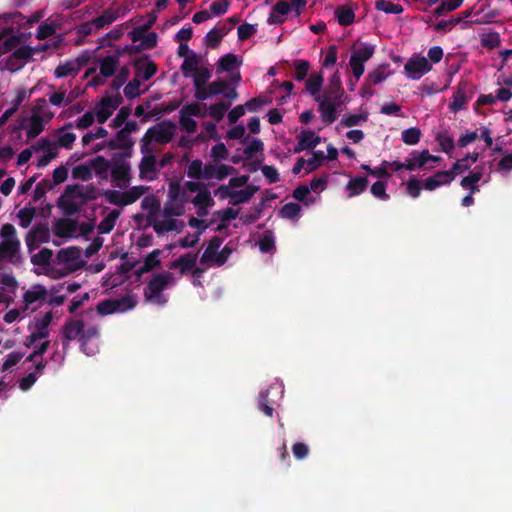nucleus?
Wrapping results in <instances>:
<instances>
[{
	"label": "nucleus",
	"mask_w": 512,
	"mask_h": 512,
	"mask_svg": "<svg viewBox=\"0 0 512 512\" xmlns=\"http://www.w3.org/2000/svg\"><path fill=\"white\" fill-rule=\"evenodd\" d=\"M341 81L338 73H334L329 79V83L322 96H316L315 100L319 103L322 120L326 123H333L336 119V110L342 105Z\"/></svg>",
	"instance_id": "f257e3e1"
},
{
	"label": "nucleus",
	"mask_w": 512,
	"mask_h": 512,
	"mask_svg": "<svg viewBox=\"0 0 512 512\" xmlns=\"http://www.w3.org/2000/svg\"><path fill=\"white\" fill-rule=\"evenodd\" d=\"M236 169L233 166L219 162H209L203 164L201 160H193L187 167V175L197 180H223L228 176L234 175Z\"/></svg>",
	"instance_id": "f03ea898"
},
{
	"label": "nucleus",
	"mask_w": 512,
	"mask_h": 512,
	"mask_svg": "<svg viewBox=\"0 0 512 512\" xmlns=\"http://www.w3.org/2000/svg\"><path fill=\"white\" fill-rule=\"evenodd\" d=\"M176 125L171 121H162L150 127L140 140V152H156L155 145H166L176 134Z\"/></svg>",
	"instance_id": "7ed1b4c3"
},
{
	"label": "nucleus",
	"mask_w": 512,
	"mask_h": 512,
	"mask_svg": "<svg viewBox=\"0 0 512 512\" xmlns=\"http://www.w3.org/2000/svg\"><path fill=\"white\" fill-rule=\"evenodd\" d=\"M149 190L148 186H133L126 191L105 190L103 196L105 200L116 206H128L135 203Z\"/></svg>",
	"instance_id": "20e7f679"
},
{
	"label": "nucleus",
	"mask_w": 512,
	"mask_h": 512,
	"mask_svg": "<svg viewBox=\"0 0 512 512\" xmlns=\"http://www.w3.org/2000/svg\"><path fill=\"white\" fill-rule=\"evenodd\" d=\"M58 207L64 212L65 215L71 216L80 212L82 206L85 205L80 185H67L64 193L58 199Z\"/></svg>",
	"instance_id": "39448f33"
},
{
	"label": "nucleus",
	"mask_w": 512,
	"mask_h": 512,
	"mask_svg": "<svg viewBox=\"0 0 512 512\" xmlns=\"http://www.w3.org/2000/svg\"><path fill=\"white\" fill-rule=\"evenodd\" d=\"M174 282V276L170 272L153 274L145 288L144 296L148 301H154L158 304L165 302L162 291Z\"/></svg>",
	"instance_id": "423d86ee"
},
{
	"label": "nucleus",
	"mask_w": 512,
	"mask_h": 512,
	"mask_svg": "<svg viewBox=\"0 0 512 512\" xmlns=\"http://www.w3.org/2000/svg\"><path fill=\"white\" fill-rule=\"evenodd\" d=\"M53 260V251L49 248H42L31 256V263L40 268V270H35L38 275L45 274L52 279L64 277V273L58 270V266L54 264Z\"/></svg>",
	"instance_id": "0eeeda50"
},
{
	"label": "nucleus",
	"mask_w": 512,
	"mask_h": 512,
	"mask_svg": "<svg viewBox=\"0 0 512 512\" xmlns=\"http://www.w3.org/2000/svg\"><path fill=\"white\" fill-rule=\"evenodd\" d=\"M81 256V251L76 247L61 249L57 252L53 262L64 276L75 270V263Z\"/></svg>",
	"instance_id": "6e6552de"
},
{
	"label": "nucleus",
	"mask_w": 512,
	"mask_h": 512,
	"mask_svg": "<svg viewBox=\"0 0 512 512\" xmlns=\"http://www.w3.org/2000/svg\"><path fill=\"white\" fill-rule=\"evenodd\" d=\"M143 157L141 158L138 170L139 178L141 180L154 181L159 176V164L158 159L154 152H141Z\"/></svg>",
	"instance_id": "1a4fd4ad"
},
{
	"label": "nucleus",
	"mask_w": 512,
	"mask_h": 512,
	"mask_svg": "<svg viewBox=\"0 0 512 512\" xmlns=\"http://www.w3.org/2000/svg\"><path fill=\"white\" fill-rule=\"evenodd\" d=\"M150 226L153 227L157 234H163L170 231H181L185 223L181 220H177L173 216L165 217L163 210L160 209Z\"/></svg>",
	"instance_id": "9d476101"
},
{
	"label": "nucleus",
	"mask_w": 512,
	"mask_h": 512,
	"mask_svg": "<svg viewBox=\"0 0 512 512\" xmlns=\"http://www.w3.org/2000/svg\"><path fill=\"white\" fill-rule=\"evenodd\" d=\"M50 240V229L45 223L36 224L26 235L25 242L29 252L37 249L41 243Z\"/></svg>",
	"instance_id": "9b49d317"
},
{
	"label": "nucleus",
	"mask_w": 512,
	"mask_h": 512,
	"mask_svg": "<svg viewBox=\"0 0 512 512\" xmlns=\"http://www.w3.org/2000/svg\"><path fill=\"white\" fill-rule=\"evenodd\" d=\"M121 103L122 97L120 94L102 98L101 102L95 107L97 121L99 123H104Z\"/></svg>",
	"instance_id": "f8f14e48"
},
{
	"label": "nucleus",
	"mask_w": 512,
	"mask_h": 512,
	"mask_svg": "<svg viewBox=\"0 0 512 512\" xmlns=\"http://www.w3.org/2000/svg\"><path fill=\"white\" fill-rule=\"evenodd\" d=\"M131 166L125 161L115 163L111 168V179L119 189H126L131 182Z\"/></svg>",
	"instance_id": "ddd939ff"
},
{
	"label": "nucleus",
	"mask_w": 512,
	"mask_h": 512,
	"mask_svg": "<svg viewBox=\"0 0 512 512\" xmlns=\"http://www.w3.org/2000/svg\"><path fill=\"white\" fill-rule=\"evenodd\" d=\"M48 297V290L43 285H33L23 295L24 310H28L31 308L34 311L36 308L32 307V305L34 303L42 304L47 301Z\"/></svg>",
	"instance_id": "4468645a"
},
{
	"label": "nucleus",
	"mask_w": 512,
	"mask_h": 512,
	"mask_svg": "<svg viewBox=\"0 0 512 512\" xmlns=\"http://www.w3.org/2000/svg\"><path fill=\"white\" fill-rule=\"evenodd\" d=\"M179 191V185L177 183H171L169 186L170 201L165 203L163 207V213L165 217L173 216L178 217L184 214V204L176 200L177 193Z\"/></svg>",
	"instance_id": "2eb2a0df"
},
{
	"label": "nucleus",
	"mask_w": 512,
	"mask_h": 512,
	"mask_svg": "<svg viewBox=\"0 0 512 512\" xmlns=\"http://www.w3.org/2000/svg\"><path fill=\"white\" fill-rule=\"evenodd\" d=\"M78 229V222L71 218H59L53 222L52 231L59 238H69Z\"/></svg>",
	"instance_id": "dca6fc26"
},
{
	"label": "nucleus",
	"mask_w": 512,
	"mask_h": 512,
	"mask_svg": "<svg viewBox=\"0 0 512 512\" xmlns=\"http://www.w3.org/2000/svg\"><path fill=\"white\" fill-rule=\"evenodd\" d=\"M135 77L140 81L149 80L157 71V66L148 58H138L134 61Z\"/></svg>",
	"instance_id": "f3484780"
},
{
	"label": "nucleus",
	"mask_w": 512,
	"mask_h": 512,
	"mask_svg": "<svg viewBox=\"0 0 512 512\" xmlns=\"http://www.w3.org/2000/svg\"><path fill=\"white\" fill-rule=\"evenodd\" d=\"M26 124L23 127L26 129L27 141L36 138L40 135L44 130L45 123H48L49 120H45L36 114H31V116L25 119Z\"/></svg>",
	"instance_id": "a211bd4d"
},
{
	"label": "nucleus",
	"mask_w": 512,
	"mask_h": 512,
	"mask_svg": "<svg viewBox=\"0 0 512 512\" xmlns=\"http://www.w3.org/2000/svg\"><path fill=\"white\" fill-rule=\"evenodd\" d=\"M20 241L0 242V261L7 260L11 263L19 261Z\"/></svg>",
	"instance_id": "6ab92c4d"
},
{
	"label": "nucleus",
	"mask_w": 512,
	"mask_h": 512,
	"mask_svg": "<svg viewBox=\"0 0 512 512\" xmlns=\"http://www.w3.org/2000/svg\"><path fill=\"white\" fill-rule=\"evenodd\" d=\"M47 337L44 332H36L33 331L25 341V346L28 349H32L33 352H45L50 344V341L47 340Z\"/></svg>",
	"instance_id": "aec40b11"
},
{
	"label": "nucleus",
	"mask_w": 512,
	"mask_h": 512,
	"mask_svg": "<svg viewBox=\"0 0 512 512\" xmlns=\"http://www.w3.org/2000/svg\"><path fill=\"white\" fill-rule=\"evenodd\" d=\"M141 207L147 211L146 220L148 225H150L160 211L161 203L155 195H147L141 201Z\"/></svg>",
	"instance_id": "412c9836"
},
{
	"label": "nucleus",
	"mask_w": 512,
	"mask_h": 512,
	"mask_svg": "<svg viewBox=\"0 0 512 512\" xmlns=\"http://www.w3.org/2000/svg\"><path fill=\"white\" fill-rule=\"evenodd\" d=\"M431 65L425 57L411 58L405 64V70L412 76L416 77L422 73L428 72Z\"/></svg>",
	"instance_id": "4be33fe9"
},
{
	"label": "nucleus",
	"mask_w": 512,
	"mask_h": 512,
	"mask_svg": "<svg viewBox=\"0 0 512 512\" xmlns=\"http://www.w3.org/2000/svg\"><path fill=\"white\" fill-rule=\"evenodd\" d=\"M99 62L100 75L102 77H111L114 75L119 66L120 57L118 54L111 55L101 59Z\"/></svg>",
	"instance_id": "5701e85b"
},
{
	"label": "nucleus",
	"mask_w": 512,
	"mask_h": 512,
	"mask_svg": "<svg viewBox=\"0 0 512 512\" xmlns=\"http://www.w3.org/2000/svg\"><path fill=\"white\" fill-rule=\"evenodd\" d=\"M45 367V364H43L42 361H38L35 366V370L33 372H30L25 377H22L19 379L18 384L19 388L22 391H28L36 382L38 375H40Z\"/></svg>",
	"instance_id": "b1692460"
},
{
	"label": "nucleus",
	"mask_w": 512,
	"mask_h": 512,
	"mask_svg": "<svg viewBox=\"0 0 512 512\" xmlns=\"http://www.w3.org/2000/svg\"><path fill=\"white\" fill-rule=\"evenodd\" d=\"M34 50L30 47L23 46L18 48L8 59V64L12 69L19 68L22 63H17L18 60L25 62L31 58Z\"/></svg>",
	"instance_id": "393cba45"
},
{
	"label": "nucleus",
	"mask_w": 512,
	"mask_h": 512,
	"mask_svg": "<svg viewBox=\"0 0 512 512\" xmlns=\"http://www.w3.org/2000/svg\"><path fill=\"white\" fill-rule=\"evenodd\" d=\"M452 179V172L439 171L434 176L425 180L424 187L428 190H433L442 184L449 183Z\"/></svg>",
	"instance_id": "a878e982"
},
{
	"label": "nucleus",
	"mask_w": 512,
	"mask_h": 512,
	"mask_svg": "<svg viewBox=\"0 0 512 512\" xmlns=\"http://www.w3.org/2000/svg\"><path fill=\"white\" fill-rule=\"evenodd\" d=\"M429 160L438 161L439 157L430 155L428 150H423L418 157L408 159L405 163V169L414 170L423 167Z\"/></svg>",
	"instance_id": "bb28decb"
},
{
	"label": "nucleus",
	"mask_w": 512,
	"mask_h": 512,
	"mask_svg": "<svg viewBox=\"0 0 512 512\" xmlns=\"http://www.w3.org/2000/svg\"><path fill=\"white\" fill-rule=\"evenodd\" d=\"M197 254H185L181 256L179 259L173 261L170 265V268H179L180 273L184 274L191 270L196 264Z\"/></svg>",
	"instance_id": "cd10ccee"
},
{
	"label": "nucleus",
	"mask_w": 512,
	"mask_h": 512,
	"mask_svg": "<svg viewBox=\"0 0 512 512\" xmlns=\"http://www.w3.org/2000/svg\"><path fill=\"white\" fill-rule=\"evenodd\" d=\"M201 62V56L191 52L190 55L184 59L181 65V71L185 76H188L190 73L194 74L201 67Z\"/></svg>",
	"instance_id": "c85d7f7f"
},
{
	"label": "nucleus",
	"mask_w": 512,
	"mask_h": 512,
	"mask_svg": "<svg viewBox=\"0 0 512 512\" xmlns=\"http://www.w3.org/2000/svg\"><path fill=\"white\" fill-rule=\"evenodd\" d=\"M117 17V12L113 10H106L101 16L93 19L91 22L85 23V27H95L96 29H100L105 25L112 23L117 19Z\"/></svg>",
	"instance_id": "c756f323"
},
{
	"label": "nucleus",
	"mask_w": 512,
	"mask_h": 512,
	"mask_svg": "<svg viewBox=\"0 0 512 512\" xmlns=\"http://www.w3.org/2000/svg\"><path fill=\"white\" fill-rule=\"evenodd\" d=\"M221 243V238L213 237L201 257V263H213L215 257L218 254V249L221 246Z\"/></svg>",
	"instance_id": "7c9ffc66"
},
{
	"label": "nucleus",
	"mask_w": 512,
	"mask_h": 512,
	"mask_svg": "<svg viewBox=\"0 0 512 512\" xmlns=\"http://www.w3.org/2000/svg\"><path fill=\"white\" fill-rule=\"evenodd\" d=\"M120 210H112L97 226L98 232L101 234L109 233L115 226V222L120 216Z\"/></svg>",
	"instance_id": "2f4dec72"
},
{
	"label": "nucleus",
	"mask_w": 512,
	"mask_h": 512,
	"mask_svg": "<svg viewBox=\"0 0 512 512\" xmlns=\"http://www.w3.org/2000/svg\"><path fill=\"white\" fill-rule=\"evenodd\" d=\"M258 189L259 188L257 186H247L243 190L234 191L231 198V203L233 205H237L249 201L253 197V195L258 191Z\"/></svg>",
	"instance_id": "473e14b6"
},
{
	"label": "nucleus",
	"mask_w": 512,
	"mask_h": 512,
	"mask_svg": "<svg viewBox=\"0 0 512 512\" xmlns=\"http://www.w3.org/2000/svg\"><path fill=\"white\" fill-rule=\"evenodd\" d=\"M298 138L300 149L314 148L320 143V137L314 131H303Z\"/></svg>",
	"instance_id": "72a5a7b5"
},
{
	"label": "nucleus",
	"mask_w": 512,
	"mask_h": 512,
	"mask_svg": "<svg viewBox=\"0 0 512 512\" xmlns=\"http://www.w3.org/2000/svg\"><path fill=\"white\" fill-rule=\"evenodd\" d=\"M269 393H270L269 389H264V390L259 392V395H258V408L266 416L272 417L273 413H274V408L270 404Z\"/></svg>",
	"instance_id": "f704fd0d"
},
{
	"label": "nucleus",
	"mask_w": 512,
	"mask_h": 512,
	"mask_svg": "<svg viewBox=\"0 0 512 512\" xmlns=\"http://www.w3.org/2000/svg\"><path fill=\"white\" fill-rule=\"evenodd\" d=\"M32 114H36L45 120L51 121L54 118V113L47 107V102L44 98L36 100L32 108Z\"/></svg>",
	"instance_id": "c9c22d12"
},
{
	"label": "nucleus",
	"mask_w": 512,
	"mask_h": 512,
	"mask_svg": "<svg viewBox=\"0 0 512 512\" xmlns=\"http://www.w3.org/2000/svg\"><path fill=\"white\" fill-rule=\"evenodd\" d=\"M84 324L82 321L76 320L69 322L64 327V336L68 340H73L82 335Z\"/></svg>",
	"instance_id": "e433bc0d"
},
{
	"label": "nucleus",
	"mask_w": 512,
	"mask_h": 512,
	"mask_svg": "<svg viewBox=\"0 0 512 512\" xmlns=\"http://www.w3.org/2000/svg\"><path fill=\"white\" fill-rule=\"evenodd\" d=\"M323 77L320 73H312L306 81V91L311 95H317L321 90Z\"/></svg>",
	"instance_id": "4c0bfd02"
},
{
	"label": "nucleus",
	"mask_w": 512,
	"mask_h": 512,
	"mask_svg": "<svg viewBox=\"0 0 512 512\" xmlns=\"http://www.w3.org/2000/svg\"><path fill=\"white\" fill-rule=\"evenodd\" d=\"M89 165L91 170L93 169L97 175L101 176L102 178L107 177L109 163L104 157L97 156L96 158L89 161Z\"/></svg>",
	"instance_id": "58836bf2"
},
{
	"label": "nucleus",
	"mask_w": 512,
	"mask_h": 512,
	"mask_svg": "<svg viewBox=\"0 0 512 512\" xmlns=\"http://www.w3.org/2000/svg\"><path fill=\"white\" fill-rule=\"evenodd\" d=\"M241 61L232 53L226 54L218 61V71H230L240 65Z\"/></svg>",
	"instance_id": "ea45409f"
},
{
	"label": "nucleus",
	"mask_w": 512,
	"mask_h": 512,
	"mask_svg": "<svg viewBox=\"0 0 512 512\" xmlns=\"http://www.w3.org/2000/svg\"><path fill=\"white\" fill-rule=\"evenodd\" d=\"M230 107V103L219 102L209 107L208 115L211 116L215 121L219 122L223 119L226 111Z\"/></svg>",
	"instance_id": "a19ab883"
},
{
	"label": "nucleus",
	"mask_w": 512,
	"mask_h": 512,
	"mask_svg": "<svg viewBox=\"0 0 512 512\" xmlns=\"http://www.w3.org/2000/svg\"><path fill=\"white\" fill-rule=\"evenodd\" d=\"M36 214L34 207H25L18 211L17 217L20 221V226L23 228L29 227Z\"/></svg>",
	"instance_id": "79ce46f5"
},
{
	"label": "nucleus",
	"mask_w": 512,
	"mask_h": 512,
	"mask_svg": "<svg viewBox=\"0 0 512 512\" xmlns=\"http://www.w3.org/2000/svg\"><path fill=\"white\" fill-rule=\"evenodd\" d=\"M160 250H154L153 252L149 253L143 262V266L140 268L141 272H149L155 267H158L160 265L159 255Z\"/></svg>",
	"instance_id": "37998d69"
},
{
	"label": "nucleus",
	"mask_w": 512,
	"mask_h": 512,
	"mask_svg": "<svg viewBox=\"0 0 512 512\" xmlns=\"http://www.w3.org/2000/svg\"><path fill=\"white\" fill-rule=\"evenodd\" d=\"M336 15H337L339 24L344 25V26L350 25L354 21V16H355L352 9H350L346 6L339 7L336 10Z\"/></svg>",
	"instance_id": "c03bdc74"
},
{
	"label": "nucleus",
	"mask_w": 512,
	"mask_h": 512,
	"mask_svg": "<svg viewBox=\"0 0 512 512\" xmlns=\"http://www.w3.org/2000/svg\"><path fill=\"white\" fill-rule=\"evenodd\" d=\"M72 176L75 179H81L82 181H88L92 178V171L89 162L81 164L73 168Z\"/></svg>",
	"instance_id": "a18cd8bd"
},
{
	"label": "nucleus",
	"mask_w": 512,
	"mask_h": 512,
	"mask_svg": "<svg viewBox=\"0 0 512 512\" xmlns=\"http://www.w3.org/2000/svg\"><path fill=\"white\" fill-rule=\"evenodd\" d=\"M192 203L196 207L213 206L214 200L212 199L210 192L207 189H204L198 192V194L193 198Z\"/></svg>",
	"instance_id": "49530a36"
},
{
	"label": "nucleus",
	"mask_w": 512,
	"mask_h": 512,
	"mask_svg": "<svg viewBox=\"0 0 512 512\" xmlns=\"http://www.w3.org/2000/svg\"><path fill=\"white\" fill-rule=\"evenodd\" d=\"M211 77V71L207 67L201 66L194 74H193V84L194 86H206L207 81Z\"/></svg>",
	"instance_id": "de8ad7c7"
},
{
	"label": "nucleus",
	"mask_w": 512,
	"mask_h": 512,
	"mask_svg": "<svg viewBox=\"0 0 512 512\" xmlns=\"http://www.w3.org/2000/svg\"><path fill=\"white\" fill-rule=\"evenodd\" d=\"M78 72L79 67H76L75 63L71 61L61 64L55 69V75L58 78L66 77L71 74L76 75Z\"/></svg>",
	"instance_id": "09e8293b"
},
{
	"label": "nucleus",
	"mask_w": 512,
	"mask_h": 512,
	"mask_svg": "<svg viewBox=\"0 0 512 512\" xmlns=\"http://www.w3.org/2000/svg\"><path fill=\"white\" fill-rule=\"evenodd\" d=\"M225 35L224 29H213L206 35V45L211 48H216Z\"/></svg>",
	"instance_id": "8fccbe9b"
},
{
	"label": "nucleus",
	"mask_w": 512,
	"mask_h": 512,
	"mask_svg": "<svg viewBox=\"0 0 512 512\" xmlns=\"http://www.w3.org/2000/svg\"><path fill=\"white\" fill-rule=\"evenodd\" d=\"M375 6L376 9L384 11L385 13L399 14L403 11L402 6L386 0H377Z\"/></svg>",
	"instance_id": "3c124183"
},
{
	"label": "nucleus",
	"mask_w": 512,
	"mask_h": 512,
	"mask_svg": "<svg viewBox=\"0 0 512 512\" xmlns=\"http://www.w3.org/2000/svg\"><path fill=\"white\" fill-rule=\"evenodd\" d=\"M63 131H64V129L58 130L59 136H58L57 140L54 142L58 143L59 147H64V148L69 149L72 147V144L74 143V141L76 139V136L73 133H70V132L64 133Z\"/></svg>",
	"instance_id": "603ef678"
},
{
	"label": "nucleus",
	"mask_w": 512,
	"mask_h": 512,
	"mask_svg": "<svg viewBox=\"0 0 512 512\" xmlns=\"http://www.w3.org/2000/svg\"><path fill=\"white\" fill-rule=\"evenodd\" d=\"M120 303L114 300H104L97 305V311L101 315L111 314L118 310Z\"/></svg>",
	"instance_id": "864d4df0"
},
{
	"label": "nucleus",
	"mask_w": 512,
	"mask_h": 512,
	"mask_svg": "<svg viewBox=\"0 0 512 512\" xmlns=\"http://www.w3.org/2000/svg\"><path fill=\"white\" fill-rule=\"evenodd\" d=\"M211 158H213L212 162H219L220 160H226L229 156L228 150L223 143H219L212 147Z\"/></svg>",
	"instance_id": "5fc2aeb1"
},
{
	"label": "nucleus",
	"mask_w": 512,
	"mask_h": 512,
	"mask_svg": "<svg viewBox=\"0 0 512 512\" xmlns=\"http://www.w3.org/2000/svg\"><path fill=\"white\" fill-rule=\"evenodd\" d=\"M179 123L188 133H194L197 130V122L182 112H179Z\"/></svg>",
	"instance_id": "6e6d98bb"
},
{
	"label": "nucleus",
	"mask_w": 512,
	"mask_h": 512,
	"mask_svg": "<svg viewBox=\"0 0 512 512\" xmlns=\"http://www.w3.org/2000/svg\"><path fill=\"white\" fill-rule=\"evenodd\" d=\"M300 211H301V206L299 204L287 203L281 208L280 214L284 218L292 219V218H295L296 216H298Z\"/></svg>",
	"instance_id": "4d7b16f0"
},
{
	"label": "nucleus",
	"mask_w": 512,
	"mask_h": 512,
	"mask_svg": "<svg viewBox=\"0 0 512 512\" xmlns=\"http://www.w3.org/2000/svg\"><path fill=\"white\" fill-rule=\"evenodd\" d=\"M140 80L134 77L124 88V94L127 98L133 99L140 95Z\"/></svg>",
	"instance_id": "13d9d810"
},
{
	"label": "nucleus",
	"mask_w": 512,
	"mask_h": 512,
	"mask_svg": "<svg viewBox=\"0 0 512 512\" xmlns=\"http://www.w3.org/2000/svg\"><path fill=\"white\" fill-rule=\"evenodd\" d=\"M52 321V312L45 313L40 319L36 321L35 331L36 332H44L46 336H48V326Z\"/></svg>",
	"instance_id": "bf43d9fd"
},
{
	"label": "nucleus",
	"mask_w": 512,
	"mask_h": 512,
	"mask_svg": "<svg viewBox=\"0 0 512 512\" xmlns=\"http://www.w3.org/2000/svg\"><path fill=\"white\" fill-rule=\"evenodd\" d=\"M367 183L368 181L366 178L357 177L349 181L347 188L352 191V194L355 195L364 191Z\"/></svg>",
	"instance_id": "052dcab7"
},
{
	"label": "nucleus",
	"mask_w": 512,
	"mask_h": 512,
	"mask_svg": "<svg viewBox=\"0 0 512 512\" xmlns=\"http://www.w3.org/2000/svg\"><path fill=\"white\" fill-rule=\"evenodd\" d=\"M66 90L60 88L58 91L53 92L49 96V102L51 105L61 107L66 104Z\"/></svg>",
	"instance_id": "680f3d73"
},
{
	"label": "nucleus",
	"mask_w": 512,
	"mask_h": 512,
	"mask_svg": "<svg viewBox=\"0 0 512 512\" xmlns=\"http://www.w3.org/2000/svg\"><path fill=\"white\" fill-rule=\"evenodd\" d=\"M421 131L418 128H410L403 132L402 139L406 144H416L419 142Z\"/></svg>",
	"instance_id": "e2e57ef3"
},
{
	"label": "nucleus",
	"mask_w": 512,
	"mask_h": 512,
	"mask_svg": "<svg viewBox=\"0 0 512 512\" xmlns=\"http://www.w3.org/2000/svg\"><path fill=\"white\" fill-rule=\"evenodd\" d=\"M0 237L4 241H19L12 224H4L0 229Z\"/></svg>",
	"instance_id": "0e129e2a"
},
{
	"label": "nucleus",
	"mask_w": 512,
	"mask_h": 512,
	"mask_svg": "<svg viewBox=\"0 0 512 512\" xmlns=\"http://www.w3.org/2000/svg\"><path fill=\"white\" fill-rule=\"evenodd\" d=\"M52 187H53V185L51 184V182L49 180H44V181L38 183L34 190L33 200L36 202V201L40 200L41 198H43L46 194V191L52 189Z\"/></svg>",
	"instance_id": "69168bd1"
},
{
	"label": "nucleus",
	"mask_w": 512,
	"mask_h": 512,
	"mask_svg": "<svg viewBox=\"0 0 512 512\" xmlns=\"http://www.w3.org/2000/svg\"><path fill=\"white\" fill-rule=\"evenodd\" d=\"M309 63L307 61H296L294 63L295 78L299 81L304 80L309 70Z\"/></svg>",
	"instance_id": "338daca9"
},
{
	"label": "nucleus",
	"mask_w": 512,
	"mask_h": 512,
	"mask_svg": "<svg viewBox=\"0 0 512 512\" xmlns=\"http://www.w3.org/2000/svg\"><path fill=\"white\" fill-rule=\"evenodd\" d=\"M129 69L127 66L122 67L114 80L112 81V88L118 90L128 79Z\"/></svg>",
	"instance_id": "774afa93"
}]
</instances>
